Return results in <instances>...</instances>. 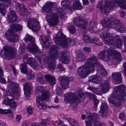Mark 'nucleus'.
Returning <instances> with one entry per match:
<instances>
[{
  "label": "nucleus",
  "instance_id": "1",
  "mask_svg": "<svg viewBox=\"0 0 126 126\" xmlns=\"http://www.w3.org/2000/svg\"><path fill=\"white\" fill-rule=\"evenodd\" d=\"M97 66L98 72L104 76L107 75V72L103 66L99 63L98 58L95 55L87 59V65L81 66L77 69V73L81 78H85L90 73H93Z\"/></svg>",
  "mask_w": 126,
  "mask_h": 126
},
{
  "label": "nucleus",
  "instance_id": "2",
  "mask_svg": "<svg viewBox=\"0 0 126 126\" xmlns=\"http://www.w3.org/2000/svg\"><path fill=\"white\" fill-rule=\"evenodd\" d=\"M101 23L104 27L110 28L121 33L124 32L126 29L123 23L119 20L114 19L108 15L105 16Z\"/></svg>",
  "mask_w": 126,
  "mask_h": 126
},
{
  "label": "nucleus",
  "instance_id": "3",
  "mask_svg": "<svg viewBox=\"0 0 126 126\" xmlns=\"http://www.w3.org/2000/svg\"><path fill=\"white\" fill-rule=\"evenodd\" d=\"M115 3H118L119 7L124 9H126V0H106L105 5H102V2L100 1L97 4L98 7L104 14L108 13L115 6Z\"/></svg>",
  "mask_w": 126,
  "mask_h": 126
},
{
  "label": "nucleus",
  "instance_id": "4",
  "mask_svg": "<svg viewBox=\"0 0 126 126\" xmlns=\"http://www.w3.org/2000/svg\"><path fill=\"white\" fill-rule=\"evenodd\" d=\"M100 37L103 39L104 43L112 48H119L122 46L121 41L118 36L114 38L109 32L103 31L100 34Z\"/></svg>",
  "mask_w": 126,
  "mask_h": 126
},
{
  "label": "nucleus",
  "instance_id": "5",
  "mask_svg": "<svg viewBox=\"0 0 126 126\" xmlns=\"http://www.w3.org/2000/svg\"><path fill=\"white\" fill-rule=\"evenodd\" d=\"M98 56L100 59L106 62L109 60L111 57L114 58L118 62L122 60L121 53L114 49L108 51L104 50L100 51L98 54Z\"/></svg>",
  "mask_w": 126,
  "mask_h": 126
},
{
  "label": "nucleus",
  "instance_id": "6",
  "mask_svg": "<svg viewBox=\"0 0 126 126\" xmlns=\"http://www.w3.org/2000/svg\"><path fill=\"white\" fill-rule=\"evenodd\" d=\"M43 87L39 86L37 87L36 89V93L38 95L41 94L36 98V103L38 108L40 109H45L47 108V106L44 103V101L49 96V94L48 91L45 90Z\"/></svg>",
  "mask_w": 126,
  "mask_h": 126
},
{
  "label": "nucleus",
  "instance_id": "7",
  "mask_svg": "<svg viewBox=\"0 0 126 126\" xmlns=\"http://www.w3.org/2000/svg\"><path fill=\"white\" fill-rule=\"evenodd\" d=\"M10 26L11 29L5 33V35L7 36V39L10 42H16L18 40V36L15 34L13 31H21L22 29V26L20 25L15 23L12 24Z\"/></svg>",
  "mask_w": 126,
  "mask_h": 126
},
{
  "label": "nucleus",
  "instance_id": "8",
  "mask_svg": "<svg viewBox=\"0 0 126 126\" xmlns=\"http://www.w3.org/2000/svg\"><path fill=\"white\" fill-rule=\"evenodd\" d=\"M53 41L57 45L63 48L71 45L72 40L70 38H66V36L61 32H59L56 36L54 38Z\"/></svg>",
  "mask_w": 126,
  "mask_h": 126
},
{
  "label": "nucleus",
  "instance_id": "9",
  "mask_svg": "<svg viewBox=\"0 0 126 126\" xmlns=\"http://www.w3.org/2000/svg\"><path fill=\"white\" fill-rule=\"evenodd\" d=\"M77 95L70 93L66 97V99L74 108L76 107L78 103L83 101L84 98V94L82 92L77 91Z\"/></svg>",
  "mask_w": 126,
  "mask_h": 126
},
{
  "label": "nucleus",
  "instance_id": "10",
  "mask_svg": "<svg viewBox=\"0 0 126 126\" xmlns=\"http://www.w3.org/2000/svg\"><path fill=\"white\" fill-rule=\"evenodd\" d=\"M101 82L100 84L101 87V90L103 93L105 94L109 91V81L108 80L102 81L100 77L97 75H95L91 76L89 78V81L93 82V83H97L100 81Z\"/></svg>",
  "mask_w": 126,
  "mask_h": 126
},
{
  "label": "nucleus",
  "instance_id": "11",
  "mask_svg": "<svg viewBox=\"0 0 126 126\" xmlns=\"http://www.w3.org/2000/svg\"><path fill=\"white\" fill-rule=\"evenodd\" d=\"M26 42L29 41L30 43L27 47V49L31 52L33 53L34 54H36L38 53H42L43 52L40 51L38 47L34 43V38L33 37L31 36H28L24 39Z\"/></svg>",
  "mask_w": 126,
  "mask_h": 126
},
{
  "label": "nucleus",
  "instance_id": "12",
  "mask_svg": "<svg viewBox=\"0 0 126 126\" xmlns=\"http://www.w3.org/2000/svg\"><path fill=\"white\" fill-rule=\"evenodd\" d=\"M126 87L124 85L121 84L115 87L114 92V94L118 95V97L121 99H126Z\"/></svg>",
  "mask_w": 126,
  "mask_h": 126
},
{
  "label": "nucleus",
  "instance_id": "13",
  "mask_svg": "<svg viewBox=\"0 0 126 126\" xmlns=\"http://www.w3.org/2000/svg\"><path fill=\"white\" fill-rule=\"evenodd\" d=\"M24 20L26 21L29 28L33 31H37L40 28V25L38 21L35 19L30 18L29 17H24Z\"/></svg>",
  "mask_w": 126,
  "mask_h": 126
},
{
  "label": "nucleus",
  "instance_id": "14",
  "mask_svg": "<svg viewBox=\"0 0 126 126\" xmlns=\"http://www.w3.org/2000/svg\"><path fill=\"white\" fill-rule=\"evenodd\" d=\"M73 21L77 27L84 30L87 29L88 25V22L82 17L78 16L75 17L74 18Z\"/></svg>",
  "mask_w": 126,
  "mask_h": 126
},
{
  "label": "nucleus",
  "instance_id": "15",
  "mask_svg": "<svg viewBox=\"0 0 126 126\" xmlns=\"http://www.w3.org/2000/svg\"><path fill=\"white\" fill-rule=\"evenodd\" d=\"M49 25L54 26L59 22L58 16L56 14L50 13L47 14L45 17Z\"/></svg>",
  "mask_w": 126,
  "mask_h": 126
},
{
  "label": "nucleus",
  "instance_id": "16",
  "mask_svg": "<svg viewBox=\"0 0 126 126\" xmlns=\"http://www.w3.org/2000/svg\"><path fill=\"white\" fill-rule=\"evenodd\" d=\"M11 85L13 88L12 89V93H10L9 92H8L9 94H7V95L12 97L19 96L20 95V89L19 88V84L16 82H11Z\"/></svg>",
  "mask_w": 126,
  "mask_h": 126
},
{
  "label": "nucleus",
  "instance_id": "17",
  "mask_svg": "<svg viewBox=\"0 0 126 126\" xmlns=\"http://www.w3.org/2000/svg\"><path fill=\"white\" fill-rule=\"evenodd\" d=\"M118 97V95L114 94V93H112L111 95L108 99L110 103L112 104L113 106L116 107H119L121 105V101L126 100L120 99Z\"/></svg>",
  "mask_w": 126,
  "mask_h": 126
},
{
  "label": "nucleus",
  "instance_id": "18",
  "mask_svg": "<svg viewBox=\"0 0 126 126\" xmlns=\"http://www.w3.org/2000/svg\"><path fill=\"white\" fill-rule=\"evenodd\" d=\"M88 118L89 120L93 121L94 123V126H107L104 123L101 124L97 121L99 119V117L98 114L95 113H91L88 116Z\"/></svg>",
  "mask_w": 126,
  "mask_h": 126
},
{
  "label": "nucleus",
  "instance_id": "19",
  "mask_svg": "<svg viewBox=\"0 0 126 126\" xmlns=\"http://www.w3.org/2000/svg\"><path fill=\"white\" fill-rule=\"evenodd\" d=\"M23 61L30 65L33 68L35 69L37 66V63L35 59L30 57L29 55H25L23 57Z\"/></svg>",
  "mask_w": 126,
  "mask_h": 126
},
{
  "label": "nucleus",
  "instance_id": "20",
  "mask_svg": "<svg viewBox=\"0 0 126 126\" xmlns=\"http://www.w3.org/2000/svg\"><path fill=\"white\" fill-rule=\"evenodd\" d=\"M4 53V54L6 55L12 56L13 57H16V50L13 47H9L7 46H5L3 47Z\"/></svg>",
  "mask_w": 126,
  "mask_h": 126
},
{
  "label": "nucleus",
  "instance_id": "21",
  "mask_svg": "<svg viewBox=\"0 0 126 126\" xmlns=\"http://www.w3.org/2000/svg\"><path fill=\"white\" fill-rule=\"evenodd\" d=\"M58 48L56 46H52L50 49V58L52 60L57 59L59 56Z\"/></svg>",
  "mask_w": 126,
  "mask_h": 126
},
{
  "label": "nucleus",
  "instance_id": "22",
  "mask_svg": "<svg viewBox=\"0 0 126 126\" xmlns=\"http://www.w3.org/2000/svg\"><path fill=\"white\" fill-rule=\"evenodd\" d=\"M58 79L63 89H66L68 87L69 80V77L63 76L59 77Z\"/></svg>",
  "mask_w": 126,
  "mask_h": 126
},
{
  "label": "nucleus",
  "instance_id": "23",
  "mask_svg": "<svg viewBox=\"0 0 126 126\" xmlns=\"http://www.w3.org/2000/svg\"><path fill=\"white\" fill-rule=\"evenodd\" d=\"M9 10L7 16L8 22L9 23L15 22L17 19V16L15 12L11 8H9Z\"/></svg>",
  "mask_w": 126,
  "mask_h": 126
},
{
  "label": "nucleus",
  "instance_id": "24",
  "mask_svg": "<svg viewBox=\"0 0 126 126\" xmlns=\"http://www.w3.org/2000/svg\"><path fill=\"white\" fill-rule=\"evenodd\" d=\"M61 56L59 58V60L64 64H67L70 62V60L67 56V53L61 51Z\"/></svg>",
  "mask_w": 126,
  "mask_h": 126
},
{
  "label": "nucleus",
  "instance_id": "25",
  "mask_svg": "<svg viewBox=\"0 0 126 126\" xmlns=\"http://www.w3.org/2000/svg\"><path fill=\"white\" fill-rule=\"evenodd\" d=\"M112 76L113 81L115 83L119 84L121 83L122 81V78L121 74L120 73H112Z\"/></svg>",
  "mask_w": 126,
  "mask_h": 126
},
{
  "label": "nucleus",
  "instance_id": "26",
  "mask_svg": "<svg viewBox=\"0 0 126 126\" xmlns=\"http://www.w3.org/2000/svg\"><path fill=\"white\" fill-rule=\"evenodd\" d=\"M40 42L43 46L45 48H48L49 46V38L48 36H42L40 37Z\"/></svg>",
  "mask_w": 126,
  "mask_h": 126
},
{
  "label": "nucleus",
  "instance_id": "27",
  "mask_svg": "<svg viewBox=\"0 0 126 126\" xmlns=\"http://www.w3.org/2000/svg\"><path fill=\"white\" fill-rule=\"evenodd\" d=\"M97 24L95 21H91L89 26V30L92 33H96L98 30L97 29Z\"/></svg>",
  "mask_w": 126,
  "mask_h": 126
},
{
  "label": "nucleus",
  "instance_id": "28",
  "mask_svg": "<svg viewBox=\"0 0 126 126\" xmlns=\"http://www.w3.org/2000/svg\"><path fill=\"white\" fill-rule=\"evenodd\" d=\"M54 6V5L52 2H48L45 5L43 8V11L44 12L49 13L51 11V9Z\"/></svg>",
  "mask_w": 126,
  "mask_h": 126
},
{
  "label": "nucleus",
  "instance_id": "29",
  "mask_svg": "<svg viewBox=\"0 0 126 126\" xmlns=\"http://www.w3.org/2000/svg\"><path fill=\"white\" fill-rule=\"evenodd\" d=\"M43 59V63L47 65L51 62V59L48 56H46L45 54H43L41 55V57L40 58L39 60V62L41 63V61Z\"/></svg>",
  "mask_w": 126,
  "mask_h": 126
},
{
  "label": "nucleus",
  "instance_id": "30",
  "mask_svg": "<svg viewBox=\"0 0 126 126\" xmlns=\"http://www.w3.org/2000/svg\"><path fill=\"white\" fill-rule=\"evenodd\" d=\"M46 80L51 85H54L56 80L54 77L49 75H46Z\"/></svg>",
  "mask_w": 126,
  "mask_h": 126
},
{
  "label": "nucleus",
  "instance_id": "31",
  "mask_svg": "<svg viewBox=\"0 0 126 126\" xmlns=\"http://www.w3.org/2000/svg\"><path fill=\"white\" fill-rule=\"evenodd\" d=\"M50 120L47 119L42 120L40 123H33L32 124V126H47Z\"/></svg>",
  "mask_w": 126,
  "mask_h": 126
},
{
  "label": "nucleus",
  "instance_id": "32",
  "mask_svg": "<svg viewBox=\"0 0 126 126\" xmlns=\"http://www.w3.org/2000/svg\"><path fill=\"white\" fill-rule=\"evenodd\" d=\"M23 85L24 86L23 89L24 90L25 94L26 95L27 93L28 94L30 93H31L30 83L29 82H27L23 84Z\"/></svg>",
  "mask_w": 126,
  "mask_h": 126
},
{
  "label": "nucleus",
  "instance_id": "33",
  "mask_svg": "<svg viewBox=\"0 0 126 126\" xmlns=\"http://www.w3.org/2000/svg\"><path fill=\"white\" fill-rule=\"evenodd\" d=\"M86 58L84 55L81 51L78 52L76 57V60L77 62H81L83 61Z\"/></svg>",
  "mask_w": 126,
  "mask_h": 126
},
{
  "label": "nucleus",
  "instance_id": "34",
  "mask_svg": "<svg viewBox=\"0 0 126 126\" xmlns=\"http://www.w3.org/2000/svg\"><path fill=\"white\" fill-rule=\"evenodd\" d=\"M46 75H43L41 73H39L38 75L37 81L40 83L44 84L46 80Z\"/></svg>",
  "mask_w": 126,
  "mask_h": 126
},
{
  "label": "nucleus",
  "instance_id": "35",
  "mask_svg": "<svg viewBox=\"0 0 126 126\" xmlns=\"http://www.w3.org/2000/svg\"><path fill=\"white\" fill-rule=\"evenodd\" d=\"M67 121L72 126H79L78 121L74 119L69 118L68 119Z\"/></svg>",
  "mask_w": 126,
  "mask_h": 126
},
{
  "label": "nucleus",
  "instance_id": "36",
  "mask_svg": "<svg viewBox=\"0 0 126 126\" xmlns=\"http://www.w3.org/2000/svg\"><path fill=\"white\" fill-rule=\"evenodd\" d=\"M73 7L75 9H81L82 8L83 6L81 5L79 1L76 0L73 3Z\"/></svg>",
  "mask_w": 126,
  "mask_h": 126
},
{
  "label": "nucleus",
  "instance_id": "37",
  "mask_svg": "<svg viewBox=\"0 0 126 126\" xmlns=\"http://www.w3.org/2000/svg\"><path fill=\"white\" fill-rule=\"evenodd\" d=\"M27 63L24 62L23 63L20 64L21 67L20 70L22 72L24 73H26L28 71L27 66Z\"/></svg>",
  "mask_w": 126,
  "mask_h": 126
},
{
  "label": "nucleus",
  "instance_id": "38",
  "mask_svg": "<svg viewBox=\"0 0 126 126\" xmlns=\"http://www.w3.org/2000/svg\"><path fill=\"white\" fill-rule=\"evenodd\" d=\"M8 96V97H7V100L10 101V102L9 105L10 107L12 109H15L16 107L17 106L16 103L15 101H11V99L10 98L11 97H12L9 96Z\"/></svg>",
  "mask_w": 126,
  "mask_h": 126
},
{
  "label": "nucleus",
  "instance_id": "39",
  "mask_svg": "<svg viewBox=\"0 0 126 126\" xmlns=\"http://www.w3.org/2000/svg\"><path fill=\"white\" fill-rule=\"evenodd\" d=\"M61 5L65 9L71 8L70 6V3L69 1H67L66 0L63 1L61 2Z\"/></svg>",
  "mask_w": 126,
  "mask_h": 126
},
{
  "label": "nucleus",
  "instance_id": "40",
  "mask_svg": "<svg viewBox=\"0 0 126 126\" xmlns=\"http://www.w3.org/2000/svg\"><path fill=\"white\" fill-rule=\"evenodd\" d=\"M85 32H84L82 35L83 36V40L85 43H90L91 42V39L87 35H85Z\"/></svg>",
  "mask_w": 126,
  "mask_h": 126
},
{
  "label": "nucleus",
  "instance_id": "41",
  "mask_svg": "<svg viewBox=\"0 0 126 126\" xmlns=\"http://www.w3.org/2000/svg\"><path fill=\"white\" fill-rule=\"evenodd\" d=\"M56 12L59 14L60 16V17L61 18H63L64 17L65 13L62 9L60 7H57L56 9Z\"/></svg>",
  "mask_w": 126,
  "mask_h": 126
},
{
  "label": "nucleus",
  "instance_id": "42",
  "mask_svg": "<svg viewBox=\"0 0 126 126\" xmlns=\"http://www.w3.org/2000/svg\"><path fill=\"white\" fill-rule=\"evenodd\" d=\"M108 114V110H100L99 111V114L100 116L103 118L107 117Z\"/></svg>",
  "mask_w": 126,
  "mask_h": 126
},
{
  "label": "nucleus",
  "instance_id": "43",
  "mask_svg": "<svg viewBox=\"0 0 126 126\" xmlns=\"http://www.w3.org/2000/svg\"><path fill=\"white\" fill-rule=\"evenodd\" d=\"M12 113V111L10 109L6 110H3L2 109H0V114H11Z\"/></svg>",
  "mask_w": 126,
  "mask_h": 126
},
{
  "label": "nucleus",
  "instance_id": "44",
  "mask_svg": "<svg viewBox=\"0 0 126 126\" xmlns=\"http://www.w3.org/2000/svg\"><path fill=\"white\" fill-rule=\"evenodd\" d=\"M88 89L92 91L94 93H96L97 95H101L100 91H97L98 88L89 86L87 88Z\"/></svg>",
  "mask_w": 126,
  "mask_h": 126
},
{
  "label": "nucleus",
  "instance_id": "45",
  "mask_svg": "<svg viewBox=\"0 0 126 126\" xmlns=\"http://www.w3.org/2000/svg\"><path fill=\"white\" fill-rule=\"evenodd\" d=\"M100 108V110H108V106L107 103L105 102H103L102 103Z\"/></svg>",
  "mask_w": 126,
  "mask_h": 126
},
{
  "label": "nucleus",
  "instance_id": "46",
  "mask_svg": "<svg viewBox=\"0 0 126 126\" xmlns=\"http://www.w3.org/2000/svg\"><path fill=\"white\" fill-rule=\"evenodd\" d=\"M27 75V77L29 79H32L34 77L35 75L34 72L31 70L29 72V74Z\"/></svg>",
  "mask_w": 126,
  "mask_h": 126
},
{
  "label": "nucleus",
  "instance_id": "47",
  "mask_svg": "<svg viewBox=\"0 0 126 126\" xmlns=\"http://www.w3.org/2000/svg\"><path fill=\"white\" fill-rule=\"evenodd\" d=\"M56 93L57 95L61 96L63 94V91L60 87H57L56 89Z\"/></svg>",
  "mask_w": 126,
  "mask_h": 126
},
{
  "label": "nucleus",
  "instance_id": "48",
  "mask_svg": "<svg viewBox=\"0 0 126 126\" xmlns=\"http://www.w3.org/2000/svg\"><path fill=\"white\" fill-rule=\"evenodd\" d=\"M27 11V9L26 8L24 9L23 8L22 9V10H19V14L21 16H24L26 15Z\"/></svg>",
  "mask_w": 126,
  "mask_h": 126
},
{
  "label": "nucleus",
  "instance_id": "49",
  "mask_svg": "<svg viewBox=\"0 0 126 126\" xmlns=\"http://www.w3.org/2000/svg\"><path fill=\"white\" fill-rule=\"evenodd\" d=\"M86 94L90 99H93L94 100L96 98L95 95L94 94H90L88 92H86Z\"/></svg>",
  "mask_w": 126,
  "mask_h": 126
},
{
  "label": "nucleus",
  "instance_id": "50",
  "mask_svg": "<svg viewBox=\"0 0 126 126\" xmlns=\"http://www.w3.org/2000/svg\"><path fill=\"white\" fill-rule=\"evenodd\" d=\"M57 68L60 71H65V68L61 64H59L57 66Z\"/></svg>",
  "mask_w": 126,
  "mask_h": 126
},
{
  "label": "nucleus",
  "instance_id": "51",
  "mask_svg": "<svg viewBox=\"0 0 126 126\" xmlns=\"http://www.w3.org/2000/svg\"><path fill=\"white\" fill-rule=\"evenodd\" d=\"M69 32L72 34L76 32V29L73 25H71L68 28Z\"/></svg>",
  "mask_w": 126,
  "mask_h": 126
},
{
  "label": "nucleus",
  "instance_id": "52",
  "mask_svg": "<svg viewBox=\"0 0 126 126\" xmlns=\"http://www.w3.org/2000/svg\"><path fill=\"white\" fill-rule=\"evenodd\" d=\"M16 6L19 7V10H22L23 8H26V6L23 4H20L17 2L16 3Z\"/></svg>",
  "mask_w": 126,
  "mask_h": 126
},
{
  "label": "nucleus",
  "instance_id": "53",
  "mask_svg": "<svg viewBox=\"0 0 126 126\" xmlns=\"http://www.w3.org/2000/svg\"><path fill=\"white\" fill-rule=\"evenodd\" d=\"M63 122L60 120L56 121L54 124L55 126H61L63 124Z\"/></svg>",
  "mask_w": 126,
  "mask_h": 126
},
{
  "label": "nucleus",
  "instance_id": "54",
  "mask_svg": "<svg viewBox=\"0 0 126 126\" xmlns=\"http://www.w3.org/2000/svg\"><path fill=\"white\" fill-rule=\"evenodd\" d=\"M47 65V66L50 69H54V68L56 66L54 63H52V62L51 61V62L48 63Z\"/></svg>",
  "mask_w": 126,
  "mask_h": 126
},
{
  "label": "nucleus",
  "instance_id": "55",
  "mask_svg": "<svg viewBox=\"0 0 126 126\" xmlns=\"http://www.w3.org/2000/svg\"><path fill=\"white\" fill-rule=\"evenodd\" d=\"M25 49L24 47H22L20 45L18 51L20 53H22L25 51Z\"/></svg>",
  "mask_w": 126,
  "mask_h": 126
},
{
  "label": "nucleus",
  "instance_id": "56",
  "mask_svg": "<svg viewBox=\"0 0 126 126\" xmlns=\"http://www.w3.org/2000/svg\"><path fill=\"white\" fill-rule=\"evenodd\" d=\"M94 122L91 120H89V119L88 118V121H86L85 122L86 125V126H92V124Z\"/></svg>",
  "mask_w": 126,
  "mask_h": 126
},
{
  "label": "nucleus",
  "instance_id": "57",
  "mask_svg": "<svg viewBox=\"0 0 126 126\" xmlns=\"http://www.w3.org/2000/svg\"><path fill=\"white\" fill-rule=\"evenodd\" d=\"M119 118L122 120H124L125 119V115L122 113H120L119 115Z\"/></svg>",
  "mask_w": 126,
  "mask_h": 126
},
{
  "label": "nucleus",
  "instance_id": "58",
  "mask_svg": "<svg viewBox=\"0 0 126 126\" xmlns=\"http://www.w3.org/2000/svg\"><path fill=\"white\" fill-rule=\"evenodd\" d=\"M27 110L28 114H31L32 113V109L30 106H28Z\"/></svg>",
  "mask_w": 126,
  "mask_h": 126
},
{
  "label": "nucleus",
  "instance_id": "59",
  "mask_svg": "<svg viewBox=\"0 0 126 126\" xmlns=\"http://www.w3.org/2000/svg\"><path fill=\"white\" fill-rule=\"evenodd\" d=\"M0 12L2 15L3 16H4L5 14L6 13L5 10L3 8L0 9Z\"/></svg>",
  "mask_w": 126,
  "mask_h": 126
},
{
  "label": "nucleus",
  "instance_id": "60",
  "mask_svg": "<svg viewBox=\"0 0 126 126\" xmlns=\"http://www.w3.org/2000/svg\"><path fill=\"white\" fill-rule=\"evenodd\" d=\"M123 65L124 68V69L123 70V72L126 76V62L123 63Z\"/></svg>",
  "mask_w": 126,
  "mask_h": 126
},
{
  "label": "nucleus",
  "instance_id": "61",
  "mask_svg": "<svg viewBox=\"0 0 126 126\" xmlns=\"http://www.w3.org/2000/svg\"><path fill=\"white\" fill-rule=\"evenodd\" d=\"M84 50L86 52H88L91 51V48L89 47H85L84 48Z\"/></svg>",
  "mask_w": 126,
  "mask_h": 126
},
{
  "label": "nucleus",
  "instance_id": "62",
  "mask_svg": "<svg viewBox=\"0 0 126 126\" xmlns=\"http://www.w3.org/2000/svg\"><path fill=\"white\" fill-rule=\"evenodd\" d=\"M3 76V72L1 68L0 67V79Z\"/></svg>",
  "mask_w": 126,
  "mask_h": 126
},
{
  "label": "nucleus",
  "instance_id": "63",
  "mask_svg": "<svg viewBox=\"0 0 126 126\" xmlns=\"http://www.w3.org/2000/svg\"><path fill=\"white\" fill-rule=\"evenodd\" d=\"M11 68H12V70L13 71V72L14 74L15 75L16 74V69L15 68L14 65L13 64H11Z\"/></svg>",
  "mask_w": 126,
  "mask_h": 126
},
{
  "label": "nucleus",
  "instance_id": "64",
  "mask_svg": "<svg viewBox=\"0 0 126 126\" xmlns=\"http://www.w3.org/2000/svg\"><path fill=\"white\" fill-rule=\"evenodd\" d=\"M93 102L95 106L97 105L99 102L98 100L96 98L93 100Z\"/></svg>",
  "mask_w": 126,
  "mask_h": 126
}]
</instances>
